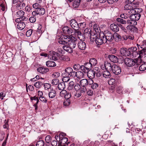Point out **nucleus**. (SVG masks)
I'll return each instance as SVG.
<instances>
[{
    "label": "nucleus",
    "instance_id": "obj_34",
    "mask_svg": "<svg viewBox=\"0 0 146 146\" xmlns=\"http://www.w3.org/2000/svg\"><path fill=\"white\" fill-rule=\"evenodd\" d=\"M65 74H62V76L63 77L62 78V80L63 81V82H67L68 81L70 80V77H68V76H66V75H65Z\"/></svg>",
    "mask_w": 146,
    "mask_h": 146
},
{
    "label": "nucleus",
    "instance_id": "obj_48",
    "mask_svg": "<svg viewBox=\"0 0 146 146\" xmlns=\"http://www.w3.org/2000/svg\"><path fill=\"white\" fill-rule=\"evenodd\" d=\"M71 103V101L70 100H66L63 102L64 106L65 107L69 106Z\"/></svg>",
    "mask_w": 146,
    "mask_h": 146
},
{
    "label": "nucleus",
    "instance_id": "obj_27",
    "mask_svg": "<svg viewBox=\"0 0 146 146\" xmlns=\"http://www.w3.org/2000/svg\"><path fill=\"white\" fill-rule=\"evenodd\" d=\"M81 0H74L72 3V6L74 8H78L80 5Z\"/></svg>",
    "mask_w": 146,
    "mask_h": 146
},
{
    "label": "nucleus",
    "instance_id": "obj_31",
    "mask_svg": "<svg viewBox=\"0 0 146 146\" xmlns=\"http://www.w3.org/2000/svg\"><path fill=\"white\" fill-rule=\"evenodd\" d=\"M146 51L141 50L138 52V54L139 55V57L142 58L145 56V52Z\"/></svg>",
    "mask_w": 146,
    "mask_h": 146
},
{
    "label": "nucleus",
    "instance_id": "obj_26",
    "mask_svg": "<svg viewBox=\"0 0 146 146\" xmlns=\"http://www.w3.org/2000/svg\"><path fill=\"white\" fill-rule=\"evenodd\" d=\"M46 65L48 67H54L56 66L55 62L52 61H48L46 62Z\"/></svg>",
    "mask_w": 146,
    "mask_h": 146
},
{
    "label": "nucleus",
    "instance_id": "obj_51",
    "mask_svg": "<svg viewBox=\"0 0 146 146\" xmlns=\"http://www.w3.org/2000/svg\"><path fill=\"white\" fill-rule=\"evenodd\" d=\"M33 16L31 17L29 19V20L31 23H34L36 21V17Z\"/></svg>",
    "mask_w": 146,
    "mask_h": 146
},
{
    "label": "nucleus",
    "instance_id": "obj_19",
    "mask_svg": "<svg viewBox=\"0 0 146 146\" xmlns=\"http://www.w3.org/2000/svg\"><path fill=\"white\" fill-rule=\"evenodd\" d=\"M108 57L110 60L113 62H116L118 61V58L117 57L113 54L109 55Z\"/></svg>",
    "mask_w": 146,
    "mask_h": 146
},
{
    "label": "nucleus",
    "instance_id": "obj_38",
    "mask_svg": "<svg viewBox=\"0 0 146 146\" xmlns=\"http://www.w3.org/2000/svg\"><path fill=\"white\" fill-rule=\"evenodd\" d=\"M133 9L131 4H128L125 5L124 9L125 11Z\"/></svg>",
    "mask_w": 146,
    "mask_h": 146
},
{
    "label": "nucleus",
    "instance_id": "obj_49",
    "mask_svg": "<svg viewBox=\"0 0 146 146\" xmlns=\"http://www.w3.org/2000/svg\"><path fill=\"white\" fill-rule=\"evenodd\" d=\"M113 38H115L116 39L117 38L118 40H120L121 39V37L120 35L116 33H115L113 34Z\"/></svg>",
    "mask_w": 146,
    "mask_h": 146
},
{
    "label": "nucleus",
    "instance_id": "obj_53",
    "mask_svg": "<svg viewBox=\"0 0 146 146\" xmlns=\"http://www.w3.org/2000/svg\"><path fill=\"white\" fill-rule=\"evenodd\" d=\"M5 124L3 125V127L5 129H9V125L8 123V121H7L6 120H5Z\"/></svg>",
    "mask_w": 146,
    "mask_h": 146
},
{
    "label": "nucleus",
    "instance_id": "obj_35",
    "mask_svg": "<svg viewBox=\"0 0 146 146\" xmlns=\"http://www.w3.org/2000/svg\"><path fill=\"white\" fill-rule=\"evenodd\" d=\"M89 62L92 66H94L97 64V62L95 59L92 58L90 59Z\"/></svg>",
    "mask_w": 146,
    "mask_h": 146
},
{
    "label": "nucleus",
    "instance_id": "obj_32",
    "mask_svg": "<svg viewBox=\"0 0 146 146\" xmlns=\"http://www.w3.org/2000/svg\"><path fill=\"white\" fill-rule=\"evenodd\" d=\"M58 89L61 90H63L65 88V84L64 82H61L59 84L58 86Z\"/></svg>",
    "mask_w": 146,
    "mask_h": 146
},
{
    "label": "nucleus",
    "instance_id": "obj_61",
    "mask_svg": "<svg viewBox=\"0 0 146 146\" xmlns=\"http://www.w3.org/2000/svg\"><path fill=\"white\" fill-rule=\"evenodd\" d=\"M33 8L36 9V10H37L41 7V6L38 3H35L33 5Z\"/></svg>",
    "mask_w": 146,
    "mask_h": 146
},
{
    "label": "nucleus",
    "instance_id": "obj_44",
    "mask_svg": "<svg viewBox=\"0 0 146 146\" xmlns=\"http://www.w3.org/2000/svg\"><path fill=\"white\" fill-rule=\"evenodd\" d=\"M116 20L117 21L123 24H125L126 23V22L125 20L121 18H117L116 19Z\"/></svg>",
    "mask_w": 146,
    "mask_h": 146
},
{
    "label": "nucleus",
    "instance_id": "obj_3",
    "mask_svg": "<svg viewBox=\"0 0 146 146\" xmlns=\"http://www.w3.org/2000/svg\"><path fill=\"white\" fill-rule=\"evenodd\" d=\"M141 59L134 60L128 58H125L124 60L125 64L128 66H132L135 64L139 65L141 63Z\"/></svg>",
    "mask_w": 146,
    "mask_h": 146
},
{
    "label": "nucleus",
    "instance_id": "obj_4",
    "mask_svg": "<svg viewBox=\"0 0 146 146\" xmlns=\"http://www.w3.org/2000/svg\"><path fill=\"white\" fill-rule=\"evenodd\" d=\"M111 71L115 75H118L121 72V68L118 65L113 64H112Z\"/></svg>",
    "mask_w": 146,
    "mask_h": 146
},
{
    "label": "nucleus",
    "instance_id": "obj_20",
    "mask_svg": "<svg viewBox=\"0 0 146 146\" xmlns=\"http://www.w3.org/2000/svg\"><path fill=\"white\" fill-rule=\"evenodd\" d=\"M25 4L24 3L19 2L16 5V9L20 10L23 9L25 6Z\"/></svg>",
    "mask_w": 146,
    "mask_h": 146
},
{
    "label": "nucleus",
    "instance_id": "obj_64",
    "mask_svg": "<svg viewBox=\"0 0 146 146\" xmlns=\"http://www.w3.org/2000/svg\"><path fill=\"white\" fill-rule=\"evenodd\" d=\"M62 58L63 60L66 61H68L70 60V58L67 56H63Z\"/></svg>",
    "mask_w": 146,
    "mask_h": 146
},
{
    "label": "nucleus",
    "instance_id": "obj_56",
    "mask_svg": "<svg viewBox=\"0 0 146 146\" xmlns=\"http://www.w3.org/2000/svg\"><path fill=\"white\" fill-rule=\"evenodd\" d=\"M130 53V55L131 52H135L137 50V48L136 47H132L128 49Z\"/></svg>",
    "mask_w": 146,
    "mask_h": 146
},
{
    "label": "nucleus",
    "instance_id": "obj_55",
    "mask_svg": "<svg viewBox=\"0 0 146 146\" xmlns=\"http://www.w3.org/2000/svg\"><path fill=\"white\" fill-rule=\"evenodd\" d=\"M80 69L84 73H86L89 71L86 69L85 67L83 65L81 66Z\"/></svg>",
    "mask_w": 146,
    "mask_h": 146
},
{
    "label": "nucleus",
    "instance_id": "obj_22",
    "mask_svg": "<svg viewBox=\"0 0 146 146\" xmlns=\"http://www.w3.org/2000/svg\"><path fill=\"white\" fill-rule=\"evenodd\" d=\"M75 33L76 35H77L78 36V38L80 40H84V38L83 36L82 35L81 32L78 30H75Z\"/></svg>",
    "mask_w": 146,
    "mask_h": 146
},
{
    "label": "nucleus",
    "instance_id": "obj_9",
    "mask_svg": "<svg viewBox=\"0 0 146 146\" xmlns=\"http://www.w3.org/2000/svg\"><path fill=\"white\" fill-rule=\"evenodd\" d=\"M104 38H106V42L107 41H111L113 38V35L110 32H108L104 35Z\"/></svg>",
    "mask_w": 146,
    "mask_h": 146
},
{
    "label": "nucleus",
    "instance_id": "obj_12",
    "mask_svg": "<svg viewBox=\"0 0 146 146\" xmlns=\"http://www.w3.org/2000/svg\"><path fill=\"white\" fill-rule=\"evenodd\" d=\"M86 91V89L85 88H81L80 90L76 91V93L74 96L77 98L80 97L82 94L85 93Z\"/></svg>",
    "mask_w": 146,
    "mask_h": 146
},
{
    "label": "nucleus",
    "instance_id": "obj_18",
    "mask_svg": "<svg viewBox=\"0 0 146 146\" xmlns=\"http://www.w3.org/2000/svg\"><path fill=\"white\" fill-rule=\"evenodd\" d=\"M111 29L114 32H118L119 31V28L117 25L115 24H112L110 26Z\"/></svg>",
    "mask_w": 146,
    "mask_h": 146
},
{
    "label": "nucleus",
    "instance_id": "obj_54",
    "mask_svg": "<svg viewBox=\"0 0 146 146\" xmlns=\"http://www.w3.org/2000/svg\"><path fill=\"white\" fill-rule=\"evenodd\" d=\"M33 32V30L32 29L28 30L26 33V36L27 37L30 36L32 35Z\"/></svg>",
    "mask_w": 146,
    "mask_h": 146
},
{
    "label": "nucleus",
    "instance_id": "obj_47",
    "mask_svg": "<svg viewBox=\"0 0 146 146\" xmlns=\"http://www.w3.org/2000/svg\"><path fill=\"white\" fill-rule=\"evenodd\" d=\"M115 82V80L113 78H110L109 80L108 81V84L110 85H114Z\"/></svg>",
    "mask_w": 146,
    "mask_h": 146
},
{
    "label": "nucleus",
    "instance_id": "obj_42",
    "mask_svg": "<svg viewBox=\"0 0 146 146\" xmlns=\"http://www.w3.org/2000/svg\"><path fill=\"white\" fill-rule=\"evenodd\" d=\"M72 69L70 67H68L65 70V72L63 73L62 74H65V75H67V74L69 73H70L72 71Z\"/></svg>",
    "mask_w": 146,
    "mask_h": 146
},
{
    "label": "nucleus",
    "instance_id": "obj_17",
    "mask_svg": "<svg viewBox=\"0 0 146 146\" xmlns=\"http://www.w3.org/2000/svg\"><path fill=\"white\" fill-rule=\"evenodd\" d=\"M105 62V69L106 70L111 71L112 65L107 61Z\"/></svg>",
    "mask_w": 146,
    "mask_h": 146
},
{
    "label": "nucleus",
    "instance_id": "obj_63",
    "mask_svg": "<svg viewBox=\"0 0 146 146\" xmlns=\"http://www.w3.org/2000/svg\"><path fill=\"white\" fill-rule=\"evenodd\" d=\"M68 93H67L65 95V98L67 100H69V99L71 97L72 93L71 92H68Z\"/></svg>",
    "mask_w": 146,
    "mask_h": 146
},
{
    "label": "nucleus",
    "instance_id": "obj_29",
    "mask_svg": "<svg viewBox=\"0 0 146 146\" xmlns=\"http://www.w3.org/2000/svg\"><path fill=\"white\" fill-rule=\"evenodd\" d=\"M31 100H36V103L34 105V106L35 107V110L37 109V106L36 105L38 104V102L39 101L38 97H36V96H34L33 97H32L31 98Z\"/></svg>",
    "mask_w": 146,
    "mask_h": 146
},
{
    "label": "nucleus",
    "instance_id": "obj_14",
    "mask_svg": "<svg viewBox=\"0 0 146 146\" xmlns=\"http://www.w3.org/2000/svg\"><path fill=\"white\" fill-rule=\"evenodd\" d=\"M84 40H80L78 42V46L79 48L82 50H84L86 47V43L83 41Z\"/></svg>",
    "mask_w": 146,
    "mask_h": 146
},
{
    "label": "nucleus",
    "instance_id": "obj_58",
    "mask_svg": "<svg viewBox=\"0 0 146 146\" xmlns=\"http://www.w3.org/2000/svg\"><path fill=\"white\" fill-rule=\"evenodd\" d=\"M81 66L78 64H75L74 65L73 68L75 70H77L80 68Z\"/></svg>",
    "mask_w": 146,
    "mask_h": 146
},
{
    "label": "nucleus",
    "instance_id": "obj_15",
    "mask_svg": "<svg viewBox=\"0 0 146 146\" xmlns=\"http://www.w3.org/2000/svg\"><path fill=\"white\" fill-rule=\"evenodd\" d=\"M37 70L38 72L43 74L48 72L49 71V69L46 68L40 67L37 68Z\"/></svg>",
    "mask_w": 146,
    "mask_h": 146
},
{
    "label": "nucleus",
    "instance_id": "obj_1",
    "mask_svg": "<svg viewBox=\"0 0 146 146\" xmlns=\"http://www.w3.org/2000/svg\"><path fill=\"white\" fill-rule=\"evenodd\" d=\"M60 44H63V49L69 53L73 52V49L74 48L77 43V39L76 38L70 36H66L62 40L59 41Z\"/></svg>",
    "mask_w": 146,
    "mask_h": 146
},
{
    "label": "nucleus",
    "instance_id": "obj_59",
    "mask_svg": "<svg viewBox=\"0 0 146 146\" xmlns=\"http://www.w3.org/2000/svg\"><path fill=\"white\" fill-rule=\"evenodd\" d=\"M44 86L45 89L47 90L50 88L51 87V84H50L46 83L44 84Z\"/></svg>",
    "mask_w": 146,
    "mask_h": 146
},
{
    "label": "nucleus",
    "instance_id": "obj_10",
    "mask_svg": "<svg viewBox=\"0 0 146 146\" xmlns=\"http://www.w3.org/2000/svg\"><path fill=\"white\" fill-rule=\"evenodd\" d=\"M84 33L85 37L87 38L90 37V40L91 36L94 35L93 33H92L91 29L88 28H86L84 30Z\"/></svg>",
    "mask_w": 146,
    "mask_h": 146
},
{
    "label": "nucleus",
    "instance_id": "obj_25",
    "mask_svg": "<svg viewBox=\"0 0 146 146\" xmlns=\"http://www.w3.org/2000/svg\"><path fill=\"white\" fill-rule=\"evenodd\" d=\"M25 24L24 22L19 23L17 25V28L20 30H23L25 27Z\"/></svg>",
    "mask_w": 146,
    "mask_h": 146
},
{
    "label": "nucleus",
    "instance_id": "obj_33",
    "mask_svg": "<svg viewBox=\"0 0 146 146\" xmlns=\"http://www.w3.org/2000/svg\"><path fill=\"white\" fill-rule=\"evenodd\" d=\"M109 71L106 70L103 72V75L105 78H109L111 76V74Z\"/></svg>",
    "mask_w": 146,
    "mask_h": 146
},
{
    "label": "nucleus",
    "instance_id": "obj_62",
    "mask_svg": "<svg viewBox=\"0 0 146 146\" xmlns=\"http://www.w3.org/2000/svg\"><path fill=\"white\" fill-rule=\"evenodd\" d=\"M123 88L121 86H118L116 88V92L119 93H121L122 92Z\"/></svg>",
    "mask_w": 146,
    "mask_h": 146
},
{
    "label": "nucleus",
    "instance_id": "obj_52",
    "mask_svg": "<svg viewBox=\"0 0 146 146\" xmlns=\"http://www.w3.org/2000/svg\"><path fill=\"white\" fill-rule=\"evenodd\" d=\"M92 71L94 72L95 74H97L100 72V69L99 68L96 67L94 68Z\"/></svg>",
    "mask_w": 146,
    "mask_h": 146
},
{
    "label": "nucleus",
    "instance_id": "obj_8",
    "mask_svg": "<svg viewBox=\"0 0 146 146\" xmlns=\"http://www.w3.org/2000/svg\"><path fill=\"white\" fill-rule=\"evenodd\" d=\"M120 53L123 56H128L130 55V53L126 48H122L120 49Z\"/></svg>",
    "mask_w": 146,
    "mask_h": 146
},
{
    "label": "nucleus",
    "instance_id": "obj_36",
    "mask_svg": "<svg viewBox=\"0 0 146 146\" xmlns=\"http://www.w3.org/2000/svg\"><path fill=\"white\" fill-rule=\"evenodd\" d=\"M131 19L127 21V22L128 24L132 25H137V23L136 21H134L132 19Z\"/></svg>",
    "mask_w": 146,
    "mask_h": 146
},
{
    "label": "nucleus",
    "instance_id": "obj_50",
    "mask_svg": "<svg viewBox=\"0 0 146 146\" xmlns=\"http://www.w3.org/2000/svg\"><path fill=\"white\" fill-rule=\"evenodd\" d=\"M0 9L3 11H5L6 9L5 4V3H1L0 4Z\"/></svg>",
    "mask_w": 146,
    "mask_h": 146
},
{
    "label": "nucleus",
    "instance_id": "obj_40",
    "mask_svg": "<svg viewBox=\"0 0 146 146\" xmlns=\"http://www.w3.org/2000/svg\"><path fill=\"white\" fill-rule=\"evenodd\" d=\"M76 72L74 71H73V70H72V72L68 74L66 76H68V77L74 78L76 76Z\"/></svg>",
    "mask_w": 146,
    "mask_h": 146
},
{
    "label": "nucleus",
    "instance_id": "obj_46",
    "mask_svg": "<svg viewBox=\"0 0 146 146\" xmlns=\"http://www.w3.org/2000/svg\"><path fill=\"white\" fill-rule=\"evenodd\" d=\"M59 82V80L58 78H55L52 80L51 84L55 85H57Z\"/></svg>",
    "mask_w": 146,
    "mask_h": 146
},
{
    "label": "nucleus",
    "instance_id": "obj_11",
    "mask_svg": "<svg viewBox=\"0 0 146 146\" xmlns=\"http://www.w3.org/2000/svg\"><path fill=\"white\" fill-rule=\"evenodd\" d=\"M62 31L64 33L69 35H71L73 32V30L67 26L63 27L62 28Z\"/></svg>",
    "mask_w": 146,
    "mask_h": 146
},
{
    "label": "nucleus",
    "instance_id": "obj_24",
    "mask_svg": "<svg viewBox=\"0 0 146 146\" xmlns=\"http://www.w3.org/2000/svg\"><path fill=\"white\" fill-rule=\"evenodd\" d=\"M56 93L55 90L52 89L48 93V96L50 98H53L55 96Z\"/></svg>",
    "mask_w": 146,
    "mask_h": 146
},
{
    "label": "nucleus",
    "instance_id": "obj_60",
    "mask_svg": "<svg viewBox=\"0 0 146 146\" xmlns=\"http://www.w3.org/2000/svg\"><path fill=\"white\" fill-rule=\"evenodd\" d=\"M75 90L76 91H79L81 88L80 86L78 84H76L74 86Z\"/></svg>",
    "mask_w": 146,
    "mask_h": 146
},
{
    "label": "nucleus",
    "instance_id": "obj_39",
    "mask_svg": "<svg viewBox=\"0 0 146 146\" xmlns=\"http://www.w3.org/2000/svg\"><path fill=\"white\" fill-rule=\"evenodd\" d=\"M88 71L90 70L92 67V66L90 62L86 63L84 64V65Z\"/></svg>",
    "mask_w": 146,
    "mask_h": 146
},
{
    "label": "nucleus",
    "instance_id": "obj_30",
    "mask_svg": "<svg viewBox=\"0 0 146 146\" xmlns=\"http://www.w3.org/2000/svg\"><path fill=\"white\" fill-rule=\"evenodd\" d=\"M76 77L80 79L83 78L84 76L83 73L80 71H78L77 72H76Z\"/></svg>",
    "mask_w": 146,
    "mask_h": 146
},
{
    "label": "nucleus",
    "instance_id": "obj_2",
    "mask_svg": "<svg viewBox=\"0 0 146 146\" xmlns=\"http://www.w3.org/2000/svg\"><path fill=\"white\" fill-rule=\"evenodd\" d=\"M91 41L92 42L95 41L97 44L99 45L106 43V38H104V34L103 33L100 34L99 35L94 33L93 35L91 36Z\"/></svg>",
    "mask_w": 146,
    "mask_h": 146
},
{
    "label": "nucleus",
    "instance_id": "obj_7",
    "mask_svg": "<svg viewBox=\"0 0 146 146\" xmlns=\"http://www.w3.org/2000/svg\"><path fill=\"white\" fill-rule=\"evenodd\" d=\"M70 25L75 30H78L80 28L79 25L75 20L72 19L70 21Z\"/></svg>",
    "mask_w": 146,
    "mask_h": 146
},
{
    "label": "nucleus",
    "instance_id": "obj_6",
    "mask_svg": "<svg viewBox=\"0 0 146 146\" xmlns=\"http://www.w3.org/2000/svg\"><path fill=\"white\" fill-rule=\"evenodd\" d=\"M139 10L140 11V12H138V11L135 13V14H133V15H130V19H132L135 21H138L139 19L141 16V15L140 13L142 11L141 9H140Z\"/></svg>",
    "mask_w": 146,
    "mask_h": 146
},
{
    "label": "nucleus",
    "instance_id": "obj_5",
    "mask_svg": "<svg viewBox=\"0 0 146 146\" xmlns=\"http://www.w3.org/2000/svg\"><path fill=\"white\" fill-rule=\"evenodd\" d=\"M45 9L41 7L37 10L33 11L32 13V14L33 16H36L38 15H42L45 13Z\"/></svg>",
    "mask_w": 146,
    "mask_h": 146
},
{
    "label": "nucleus",
    "instance_id": "obj_37",
    "mask_svg": "<svg viewBox=\"0 0 146 146\" xmlns=\"http://www.w3.org/2000/svg\"><path fill=\"white\" fill-rule=\"evenodd\" d=\"M59 141H60V143L61 144L64 145L68 141V139L66 137H63L61 139H60Z\"/></svg>",
    "mask_w": 146,
    "mask_h": 146
},
{
    "label": "nucleus",
    "instance_id": "obj_16",
    "mask_svg": "<svg viewBox=\"0 0 146 146\" xmlns=\"http://www.w3.org/2000/svg\"><path fill=\"white\" fill-rule=\"evenodd\" d=\"M88 80L86 79H84L81 80L80 83L81 86V88L86 89V86L87 85Z\"/></svg>",
    "mask_w": 146,
    "mask_h": 146
},
{
    "label": "nucleus",
    "instance_id": "obj_13",
    "mask_svg": "<svg viewBox=\"0 0 146 146\" xmlns=\"http://www.w3.org/2000/svg\"><path fill=\"white\" fill-rule=\"evenodd\" d=\"M138 10H140L139 9H133L131 10H129L125 11L126 15H127L130 17V15H132L135 14L136 12L138 11Z\"/></svg>",
    "mask_w": 146,
    "mask_h": 146
},
{
    "label": "nucleus",
    "instance_id": "obj_41",
    "mask_svg": "<svg viewBox=\"0 0 146 146\" xmlns=\"http://www.w3.org/2000/svg\"><path fill=\"white\" fill-rule=\"evenodd\" d=\"M43 85V83L40 82H37L34 84V86L37 88H40Z\"/></svg>",
    "mask_w": 146,
    "mask_h": 146
},
{
    "label": "nucleus",
    "instance_id": "obj_45",
    "mask_svg": "<svg viewBox=\"0 0 146 146\" xmlns=\"http://www.w3.org/2000/svg\"><path fill=\"white\" fill-rule=\"evenodd\" d=\"M44 144V142L43 140H40L37 142L36 144V146H43Z\"/></svg>",
    "mask_w": 146,
    "mask_h": 146
},
{
    "label": "nucleus",
    "instance_id": "obj_43",
    "mask_svg": "<svg viewBox=\"0 0 146 146\" xmlns=\"http://www.w3.org/2000/svg\"><path fill=\"white\" fill-rule=\"evenodd\" d=\"M146 69V63H144L141 64L139 68V70L140 71H143Z\"/></svg>",
    "mask_w": 146,
    "mask_h": 146
},
{
    "label": "nucleus",
    "instance_id": "obj_21",
    "mask_svg": "<svg viewBox=\"0 0 146 146\" xmlns=\"http://www.w3.org/2000/svg\"><path fill=\"white\" fill-rule=\"evenodd\" d=\"M87 73V76L90 79H92L94 78L95 74L92 70H89Z\"/></svg>",
    "mask_w": 146,
    "mask_h": 146
},
{
    "label": "nucleus",
    "instance_id": "obj_28",
    "mask_svg": "<svg viewBox=\"0 0 146 146\" xmlns=\"http://www.w3.org/2000/svg\"><path fill=\"white\" fill-rule=\"evenodd\" d=\"M25 12L22 10H18L16 13V15L17 17H21L24 16Z\"/></svg>",
    "mask_w": 146,
    "mask_h": 146
},
{
    "label": "nucleus",
    "instance_id": "obj_23",
    "mask_svg": "<svg viewBox=\"0 0 146 146\" xmlns=\"http://www.w3.org/2000/svg\"><path fill=\"white\" fill-rule=\"evenodd\" d=\"M74 82L72 81L70 82L68 84V87L67 89V90L68 91H74Z\"/></svg>",
    "mask_w": 146,
    "mask_h": 146
},
{
    "label": "nucleus",
    "instance_id": "obj_57",
    "mask_svg": "<svg viewBox=\"0 0 146 146\" xmlns=\"http://www.w3.org/2000/svg\"><path fill=\"white\" fill-rule=\"evenodd\" d=\"M45 140L46 142L48 143H49L51 141V138L50 135H47L45 138Z\"/></svg>",
    "mask_w": 146,
    "mask_h": 146
}]
</instances>
